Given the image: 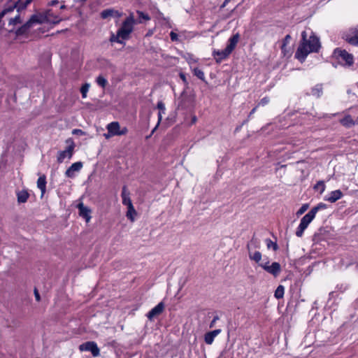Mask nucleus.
<instances>
[{"instance_id": "28", "label": "nucleus", "mask_w": 358, "mask_h": 358, "mask_svg": "<svg viewBox=\"0 0 358 358\" xmlns=\"http://www.w3.org/2000/svg\"><path fill=\"white\" fill-rule=\"evenodd\" d=\"M136 215V211L133 205L127 207V217L131 222L134 220V216Z\"/></svg>"}, {"instance_id": "41", "label": "nucleus", "mask_w": 358, "mask_h": 358, "mask_svg": "<svg viewBox=\"0 0 358 358\" xmlns=\"http://www.w3.org/2000/svg\"><path fill=\"white\" fill-rule=\"evenodd\" d=\"M290 40H291L290 35H289V34L286 35L283 39L281 48L283 49L287 44H289V43L290 42Z\"/></svg>"}, {"instance_id": "3", "label": "nucleus", "mask_w": 358, "mask_h": 358, "mask_svg": "<svg viewBox=\"0 0 358 358\" xmlns=\"http://www.w3.org/2000/svg\"><path fill=\"white\" fill-rule=\"evenodd\" d=\"M34 15L37 17L36 19L38 24L43 23L57 24L62 20V17L55 12L53 9H48L42 13Z\"/></svg>"}, {"instance_id": "13", "label": "nucleus", "mask_w": 358, "mask_h": 358, "mask_svg": "<svg viewBox=\"0 0 358 358\" xmlns=\"http://www.w3.org/2000/svg\"><path fill=\"white\" fill-rule=\"evenodd\" d=\"M231 54L229 51L225 48L224 50H214L213 52V56L217 63L221 62L222 60L228 57Z\"/></svg>"}, {"instance_id": "58", "label": "nucleus", "mask_w": 358, "mask_h": 358, "mask_svg": "<svg viewBox=\"0 0 358 358\" xmlns=\"http://www.w3.org/2000/svg\"><path fill=\"white\" fill-rule=\"evenodd\" d=\"M192 122H193V123H195V122H196V116H194V117H192Z\"/></svg>"}, {"instance_id": "27", "label": "nucleus", "mask_w": 358, "mask_h": 358, "mask_svg": "<svg viewBox=\"0 0 358 358\" xmlns=\"http://www.w3.org/2000/svg\"><path fill=\"white\" fill-rule=\"evenodd\" d=\"M327 208V205L324 203H319L317 206L313 207L309 212L315 217L316 213L321 210H324Z\"/></svg>"}, {"instance_id": "10", "label": "nucleus", "mask_w": 358, "mask_h": 358, "mask_svg": "<svg viewBox=\"0 0 358 358\" xmlns=\"http://www.w3.org/2000/svg\"><path fill=\"white\" fill-rule=\"evenodd\" d=\"M83 167L81 162H77L71 164L65 172V176L67 178H73L76 176V173L79 172Z\"/></svg>"}, {"instance_id": "35", "label": "nucleus", "mask_w": 358, "mask_h": 358, "mask_svg": "<svg viewBox=\"0 0 358 358\" xmlns=\"http://www.w3.org/2000/svg\"><path fill=\"white\" fill-rule=\"evenodd\" d=\"M348 288V285L346 283H341L338 284L336 287V292H338L341 293L344 292Z\"/></svg>"}, {"instance_id": "33", "label": "nucleus", "mask_w": 358, "mask_h": 358, "mask_svg": "<svg viewBox=\"0 0 358 358\" xmlns=\"http://www.w3.org/2000/svg\"><path fill=\"white\" fill-rule=\"evenodd\" d=\"M90 87V83H87L83 84L81 86L80 92H81L83 99H85L87 97V94L89 91Z\"/></svg>"}, {"instance_id": "6", "label": "nucleus", "mask_w": 358, "mask_h": 358, "mask_svg": "<svg viewBox=\"0 0 358 358\" xmlns=\"http://www.w3.org/2000/svg\"><path fill=\"white\" fill-rule=\"evenodd\" d=\"M314 218V215H313L310 212H308L301 218L300 224L296 231V236L301 237L303 236L305 229L308 227L309 224L313 221Z\"/></svg>"}, {"instance_id": "24", "label": "nucleus", "mask_w": 358, "mask_h": 358, "mask_svg": "<svg viewBox=\"0 0 358 358\" xmlns=\"http://www.w3.org/2000/svg\"><path fill=\"white\" fill-rule=\"evenodd\" d=\"M345 41L352 45L358 46V29L355 31L353 35H346Z\"/></svg>"}, {"instance_id": "2", "label": "nucleus", "mask_w": 358, "mask_h": 358, "mask_svg": "<svg viewBox=\"0 0 358 358\" xmlns=\"http://www.w3.org/2000/svg\"><path fill=\"white\" fill-rule=\"evenodd\" d=\"M32 1L25 0L24 2H20L21 0H7L3 4V10L0 12V23L6 15L13 12L15 8H17V11L19 13L20 10L25 9Z\"/></svg>"}, {"instance_id": "16", "label": "nucleus", "mask_w": 358, "mask_h": 358, "mask_svg": "<svg viewBox=\"0 0 358 358\" xmlns=\"http://www.w3.org/2000/svg\"><path fill=\"white\" fill-rule=\"evenodd\" d=\"M100 15L102 19H109L111 17H119L120 13L113 8H108L102 10Z\"/></svg>"}, {"instance_id": "45", "label": "nucleus", "mask_w": 358, "mask_h": 358, "mask_svg": "<svg viewBox=\"0 0 358 358\" xmlns=\"http://www.w3.org/2000/svg\"><path fill=\"white\" fill-rule=\"evenodd\" d=\"M157 108L159 109V111H161L162 113H165L166 108H165V106L162 101H159L157 103Z\"/></svg>"}, {"instance_id": "40", "label": "nucleus", "mask_w": 358, "mask_h": 358, "mask_svg": "<svg viewBox=\"0 0 358 358\" xmlns=\"http://www.w3.org/2000/svg\"><path fill=\"white\" fill-rule=\"evenodd\" d=\"M186 59L188 64L190 65L197 62V59L194 58L192 55H188L187 57H186Z\"/></svg>"}, {"instance_id": "7", "label": "nucleus", "mask_w": 358, "mask_h": 358, "mask_svg": "<svg viewBox=\"0 0 358 358\" xmlns=\"http://www.w3.org/2000/svg\"><path fill=\"white\" fill-rule=\"evenodd\" d=\"M79 350L81 352H90L94 357L100 355V350L94 341H87L80 345Z\"/></svg>"}, {"instance_id": "49", "label": "nucleus", "mask_w": 358, "mask_h": 358, "mask_svg": "<svg viewBox=\"0 0 358 358\" xmlns=\"http://www.w3.org/2000/svg\"><path fill=\"white\" fill-rule=\"evenodd\" d=\"M119 131V136L125 135L128 132V129L127 127L120 128Z\"/></svg>"}, {"instance_id": "61", "label": "nucleus", "mask_w": 358, "mask_h": 358, "mask_svg": "<svg viewBox=\"0 0 358 358\" xmlns=\"http://www.w3.org/2000/svg\"><path fill=\"white\" fill-rule=\"evenodd\" d=\"M164 20L165 21H166V22H167V23H169V18L164 17Z\"/></svg>"}, {"instance_id": "31", "label": "nucleus", "mask_w": 358, "mask_h": 358, "mask_svg": "<svg viewBox=\"0 0 358 358\" xmlns=\"http://www.w3.org/2000/svg\"><path fill=\"white\" fill-rule=\"evenodd\" d=\"M96 82L97 85L101 87L102 88H105L108 85V80L101 75L96 78Z\"/></svg>"}, {"instance_id": "22", "label": "nucleus", "mask_w": 358, "mask_h": 358, "mask_svg": "<svg viewBox=\"0 0 358 358\" xmlns=\"http://www.w3.org/2000/svg\"><path fill=\"white\" fill-rule=\"evenodd\" d=\"M46 177L45 175L41 176L37 180V187L41 192V196H43L46 190Z\"/></svg>"}, {"instance_id": "1", "label": "nucleus", "mask_w": 358, "mask_h": 358, "mask_svg": "<svg viewBox=\"0 0 358 358\" xmlns=\"http://www.w3.org/2000/svg\"><path fill=\"white\" fill-rule=\"evenodd\" d=\"M307 31H303L301 43L295 52V57L301 62L305 61L309 53L317 52L320 48L319 38L312 31L308 39H307Z\"/></svg>"}, {"instance_id": "51", "label": "nucleus", "mask_w": 358, "mask_h": 358, "mask_svg": "<svg viewBox=\"0 0 358 358\" xmlns=\"http://www.w3.org/2000/svg\"><path fill=\"white\" fill-rule=\"evenodd\" d=\"M258 107H259V106L257 105L255 107H254V108L251 110V111L250 112V114H249V115H248V118H250V117L252 116V115H253V114L256 112V110H257V108H258Z\"/></svg>"}, {"instance_id": "47", "label": "nucleus", "mask_w": 358, "mask_h": 358, "mask_svg": "<svg viewBox=\"0 0 358 358\" xmlns=\"http://www.w3.org/2000/svg\"><path fill=\"white\" fill-rule=\"evenodd\" d=\"M259 266H261L264 271H265V268L266 266H269V261L266 260L264 262V260L262 262H259Z\"/></svg>"}, {"instance_id": "26", "label": "nucleus", "mask_w": 358, "mask_h": 358, "mask_svg": "<svg viewBox=\"0 0 358 358\" xmlns=\"http://www.w3.org/2000/svg\"><path fill=\"white\" fill-rule=\"evenodd\" d=\"M29 196L27 190H21L17 192V201L20 203H25Z\"/></svg>"}, {"instance_id": "55", "label": "nucleus", "mask_w": 358, "mask_h": 358, "mask_svg": "<svg viewBox=\"0 0 358 358\" xmlns=\"http://www.w3.org/2000/svg\"><path fill=\"white\" fill-rule=\"evenodd\" d=\"M231 0H224V2L222 3V4L220 6V8H224L228 3Z\"/></svg>"}, {"instance_id": "63", "label": "nucleus", "mask_w": 358, "mask_h": 358, "mask_svg": "<svg viewBox=\"0 0 358 358\" xmlns=\"http://www.w3.org/2000/svg\"><path fill=\"white\" fill-rule=\"evenodd\" d=\"M336 113L331 115V116H335Z\"/></svg>"}, {"instance_id": "52", "label": "nucleus", "mask_w": 358, "mask_h": 358, "mask_svg": "<svg viewBox=\"0 0 358 358\" xmlns=\"http://www.w3.org/2000/svg\"><path fill=\"white\" fill-rule=\"evenodd\" d=\"M180 78L182 79V80L185 83L187 84V80H186V77H185V75L182 73H180Z\"/></svg>"}, {"instance_id": "18", "label": "nucleus", "mask_w": 358, "mask_h": 358, "mask_svg": "<svg viewBox=\"0 0 358 358\" xmlns=\"http://www.w3.org/2000/svg\"><path fill=\"white\" fill-rule=\"evenodd\" d=\"M220 332H221V329H215L213 331L206 333L204 335L205 343L208 345H211L213 343L215 338L217 335H219L220 334Z\"/></svg>"}, {"instance_id": "57", "label": "nucleus", "mask_w": 358, "mask_h": 358, "mask_svg": "<svg viewBox=\"0 0 358 358\" xmlns=\"http://www.w3.org/2000/svg\"><path fill=\"white\" fill-rule=\"evenodd\" d=\"M73 134H83V131L81 129H74L73 131Z\"/></svg>"}, {"instance_id": "23", "label": "nucleus", "mask_w": 358, "mask_h": 358, "mask_svg": "<svg viewBox=\"0 0 358 358\" xmlns=\"http://www.w3.org/2000/svg\"><path fill=\"white\" fill-rule=\"evenodd\" d=\"M340 123L346 128H351L355 124V122L350 115H347L343 118H342L340 120Z\"/></svg>"}, {"instance_id": "62", "label": "nucleus", "mask_w": 358, "mask_h": 358, "mask_svg": "<svg viewBox=\"0 0 358 358\" xmlns=\"http://www.w3.org/2000/svg\"><path fill=\"white\" fill-rule=\"evenodd\" d=\"M66 8L65 5H62V6H60V9H64V8Z\"/></svg>"}, {"instance_id": "39", "label": "nucleus", "mask_w": 358, "mask_h": 358, "mask_svg": "<svg viewBox=\"0 0 358 358\" xmlns=\"http://www.w3.org/2000/svg\"><path fill=\"white\" fill-rule=\"evenodd\" d=\"M270 101V99L268 96H265L264 98H262L260 101L258 103L257 106H264L266 105H267Z\"/></svg>"}, {"instance_id": "15", "label": "nucleus", "mask_w": 358, "mask_h": 358, "mask_svg": "<svg viewBox=\"0 0 358 358\" xmlns=\"http://www.w3.org/2000/svg\"><path fill=\"white\" fill-rule=\"evenodd\" d=\"M265 271L273 275L274 277H277L281 271V266L278 262H273L269 266L265 268Z\"/></svg>"}, {"instance_id": "53", "label": "nucleus", "mask_w": 358, "mask_h": 358, "mask_svg": "<svg viewBox=\"0 0 358 358\" xmlns=\"http://www.w3.org/2000/svg\"><path fill=\"white\" fill-rule=\"evenodd\" d=\"M162 114H164V113H162L161 111H159V113H158V122H157V125H159V124L160 123V122L162 120Z\"/></svg>"}, {"instance_id": "32", "label": "nucleus", "mask_w": 358, "mask_h": 358, "mask_svg": "<svg viewBox=\"0 0 358 358\" xmlns=\"http://www.w3.org/2000/svg\"><path fill=\"white\" fill-rule=\"evenodd\" d=\"M193 73L195 76H196L198 78H199L201 80H204L205 76L203 71L199 69V68H193L192 69Z\"/></svg>"}, {"instance_id": "17", "label": "nucleus", "mask_w": 358, "mask_h": 358, "mask_svg": "<svg viewBox=\"0 0 358 358\" xmlns=\"http://www.w3.org/2000/svg\"><path fill=\"white\" fill-rule=\"evenodd\" d=\"M252 244H253V240H252L248 245L247 248L248 250V256L250 259L255 261L257 263H259L262 260V254L259 251H255V252H252L250 250V248Z\"/></svg>"}, {"instance_id": "46", "label": "nucleus", "mask_w": 358, "mask_h": 358, "mask_svg": "<svg viewBox=\"0 0 358 358\" xmlns=\"http://www.w3.org/2000/svg\"><path fill=\"white\" fill-rule=\"evenodd\" d=\"M170 38L172 41H178V35L174 31H171Z\"/></svg>"}, {"instance_id": "48", "label": "nucleus", "mask_w": 358, "mask_h": 358, "mask_svg": "<svg viewBox=\"0 0 358 358\" xmlns=\"http://www.w3.org/2000/svg\"><path fill=\"white\" fill-rule=\"evenodd\" d=\"M219 319H220V318H219V316H218V315H215V316L213 317V320H212V321L210 322V325H209L210 328H213V327H214V326H215V324L216 322H217V320H219Z\"/></svg>"}, {"instance_id": "43", "label": "nucleus", "mask_w": 358, "mask_h": 358, "mask_svg": "<svg viewBox=\"0 0 358 358\" xmlns=\"http://www.w3.org/2000/svg\"><path fill=\"white\" fill-rule=\"evenodd\" d=\"M315 189L320 188L321 189V192H324V188H325V185H324V182L322 181V180L318 181L317 182V184L315 185Z\"/></svg>"}, {"instance_id": "34", "label": "nucleus", "mask_w": 358, "mask_h": 358, "mask_svg": "<svg viewBox=\"0 0 358 358\" xmlns=\"http://www.w3.org/2000/svg\"><path fill=\"white\" fill-rule=\"evenodd\" d=\"M21 23L20 15L18 13L14 17H11L9 20V25H16Z\"/></svg>"}, {"instance_id": "30", "label": "nucleus", "mask_w": 358, "mask_h": 358, "mask_svg": "<svg viewBox=\"0 0 358 358\" xmlns=\"http://www.w3.org/2000/svg\"><path fill=\"white\" fill-rule=\"evenodd\" d=\"M284 293H285L284 286L278 285L275 291L274 296L278 299H282L284 296Z\"/></svg>"}, {"instance_id": "4", "label": "nucleus", "mask_w": 358, "mask_h": 358, "mask_svg": "<svg viewBox=\"0 0 358 358\" xmlns=\"http://www.w3.org/2000/svg\"><path fill=\"white\" fill-rule=\"evenodd\" d=\"M136 20L132 15L128 16L122 22L121 27L118 29V35L121 36V39L125 40L129 38V34L132 32L134 25Z\"/></svg>"}, {"instance_id": "36", "label": "nucleus", "mask_w": 358, "mask_h": 358, "mask_svg": "<svg viewBox=\"0 0 358 358\" xmlns=\"http://www.w3.org/2000/svg\"><path fill=\"white\" fill-rule=\"evenodd\" d=\"M266 246L268 249L272 248L274 251H276L278 249L277 243L275 242H273L271 240L266 239Z\"/></svg>"}, {"instance_id": "5", "label": "nucleus", "mask_w": 358, "mask_h": 358, "mask_svg": "<svg viewBox=\"0 0 358 358\" xmlns=\"http://www.w3.org/2000/svg\"><path fill=\"white\" fill-rule=\"evenodd\" d=\"M334 55L340 61L345 62V65L350 66L354 63L353 55L348 52L345 50L336 48L334 50Z\"/></svg>"}, {"instance_id": "9", "label": "nucleus", "mask_w": 358, "mask_h": 358, "mask_svg": "<svg viewBox=\"0 0 358 358\" xmlns=\"http://www.w3.org/2000/svg\"><path fill=\"white\" fill-rule=\"evenodd\" d=\"M36 16L32 15L26 23H24L23 25H22L16 30V35L20 36L27 34L32 27H34L36 24H38L37 20L36 19Z\"/></svg>"}, {"instance_id": "42", "label": "nucleus", "mask_w": 358, "mask_h": 358, "mask_svg": "<svg viewBox=\"0 0 358 358\" xmlns=\"http://www.w3.org/2000/svg\"><path fill=\"white\" fill-rule=\"evenodd\" d=\"M122 204L126 206L127 207L130 206L131 205H133L130 197H125V198H122Z\"/></svg>"}, {"instance_id": "19", "label": "nucleus", "mask_w": 358, "mask_h": 358, "mask_svg": "<svg viewBox=\"0 0 358 358\" xmlns=\"http://www.w3.org/2000/svg\"><path fill=\"white\" fill-rule=\"evenodd\" d=\"M78 208L79 210V215H80V216H81L83 218H85L87 222H89V220L91 218V216H90L91 210H90V209L88 207L85 206L83 203H79L78 205Z\"/></svg>"}, {"instance_id": "56", "label": "nucleus", "mask_w": 358, "mask_h": 358, "mask_svg": "<svg viewBox=\"0 0 358 358\" xmlns=\"http://www.w3.org/2000/svg\"><path fill=\"white\" fill-rule=\"evenodd\" d=\"M104 136L106 138H109L112 136H114L113 134H112V133H110L109 131H108V133L107 134H104Z\"/></svg>"}, {"instance_id": "59", "label": "nucleus", "mask_w": 358, "mask_h": 358, "mask_svg": "<svg viewBox=\"0 0 358 358\" xmlns=\"http://www.w3.org/2000/svg\"><path fill=\"white\" fill-rule=\"evenodd\" d=\"M334 293H335V292H330V293H329V297L331 298V297L334 296Z\"/></svg>"}, {"instance_id": "44", "label": "nucleus", "mask_w": 358, "mask_h": 358, "mask_svg": "<svg viewBox=\"0 0 358 358\" xmlns=\"http://www.w3.org/2000/svg\"><path fill=\"white\" fill-rule=\"evenodd\" d=\"M121 196L122 198L130 197V193L127 191L126 186L122 187Z\"/></svg>"}, {"instance_id": "12", "label": "nucleus", "mask_w": 358, "mask_h": 358, "mask_svg": "<svg viewBox=\"0 0 358 358\" xmlns=\"http://www.w3.org/2000/svg\"><path fill=\"white\" fill-rule=\"evenodd\" d=\"M164 308V304L163 302L159 303L156 306L152 308L148 313L147 317L150 320H152L155 317L160 315Z\"/></svg>"}, {"instance_id": "20", "label": "nucleus", "mask_w": 358, "mask_h": 358, "mask_svg": "<svg viewBox=\"0 0 358 358\" xmlns=\"http://www.w3.org/2000/svg\"><path fill=\"white\" fill-rule=\"evenodd\" d=\"M239 38H240V36L239 34L237 33L234 35H233L228 41V44L226 47V48L227 49L228 51H229L231 53V52L234 50V48H236L238 42V40H239Z\"/></svg>"}, {"instance_id": "37", "label": "nucleus", "mask_w": 358, "mask_h": 358, "mask_svg": "<svg viewBox=\"0 0 358 358\" xmlns=\"http://www.w3.org/2000/svg\"><path fill=\"white\" fill-rule=\"evenodd\" d=\"M120 38H121V36L118 35V31H117L116 35H115L113 34L111 35L110 41L111 42H116L118 43H122V41L120 40Z\"/></svg>"}, {"instance_id": "29", "label": "nucleus", "mask_w": 358, "mask_h": 358, "mask_svg": "<svg viewBox=\"0 0 358 358\" xmlns=\"http://www.w3.org/2000/svg\"><path fill=\"white\" fill-rule=\"evenodd\" d=\"M136 13L138 16V19L137 21H136V23H142L143 21H147L150 19V16L148 14L144 13L142 11L138 10Z\"/></svg>"}, {"instance_id": "50", "label": "nucleus", "mask_w": 358, "mask_h": 358, "mask_svg": "<svg viewBox=\"0 0 358 358\" xmlns=\"http://www.w3.org/2000/svg\"><path fill=\"white\" fill-rule=\"evenodd\" d=\"M34 296L37 301H39L41 300L40 294L36 288L34 289Z\"/></svg>"}, {"instance_id": "21", "label": "nucleus", "mask_w": 358, "mask_h": 358, "mask_svg": "<svg viewBox=\"0 0 358 358\" xmlns=\"http://www.w3.org/2000/svg\"><path fill=\"white\" fill-rule=\"evenodd\" d=\"M120 128V126L118 122H112L109 123L106 127L107 130L112 133V134L114 136H119Z\"/></svg>"}, {"instance_id": "38", "label": "nucleus", "mask_w": 358, "mask_h": 358, "mask_svg": "<svg viewBox=\"0 0 358 358\" xmlns=\"http://www.w3.org/2000/svg\"><path fill=\"white\" fill-rule=\"evenodd\" d=\"M308 207H309V205L308 203L303 204L301 206V207L297 211L296 214L298 215H302L303 213H304L308 210Z\"/></svg>"}, {"instance_id": "8", "label": "nucleus", "mask_w": 358, "mask_h": 358, "mask_svg": "<svg viewBox=\"0 0 358 358\" xmlns=\"http://www.w3.org/2000/svg\"><path fill=\"white\" fill-rule=\"evenodd\" d=\"M36 16L32 15L26 23H24L23 25H22L16 30V35L20 36L27 34L32 27H34L36 24H38L37 20L36 19Z\"/></svg>"}, {"instance_id": "54", "label": "nucleus", "mask_w": 358, "mask_h": 358, "mask_svg": "<svg viewBox=\"0 0 358 358\" xmlns=\"http://www.w3.org/2000/svg\"><path fill=\"white\" fill-rule=\"evenodd\" d=\"M57 3H58L57 0H52L48 3V5L50 6H54L57 5Z\"/></svg>"}, {"instance_id": "14", "label": "nucleus", "mask_w": 358, "mask_h": 358, "mask_svg": "<svg viewBox=\"0 0 358 358\" xmlns=\"http://www.w3.org/2000/svg\"><path fill=\"white\" fill-rule=\"evenodd\" d=\"M343 196V192L340 189L331 191L329 194L325 196L324 200L330 203H335Z\"/></svg>"}, {"instance_id": "60", "label": "nucleus", "mask_w": 358, "mask_h": 358, "mask_svg": "<svg viewBox=\"0 0 358 358\" xmlns=\"http://www.w3.org/2000/svg\"><path fill=\"white\" fill-rule=\"evenodd\" d=\"M157 127H158V125L157 124L156 127L152 129V134H153L155 131V130L157 129Z\"/></svg>"}, {"instance_id": "11", "label": "nucleus", "mask_w": 358, "mask_h": 358, "mask_svg": "<svg viewBox=\"0 0 358 358\" xmlns=\"http://www.w3.org/2000/svg\"><path fill=\"white\" fill-rule=\"evenodd\" d=\"M73 149H74V144L72 143V144L69 145L66 148V150H64L63 151H60L58 153L57 162L59 163H62L64 160V159L66 157L69 159H71L73 155Z\"/></svg>"}, {"instance_id": "25", "label": "nucleus", "mask_w": 358, "mask_h": 358, "mask_svg": "<svg viewBox=\"0 0 358 358\" xmlns=\"http://www.w3.org/2000/svg\"><path fill=\"white\" fill-rule=\"evenodd\" d=\"M323 93V87L322 84H317L315 85L312 89L310 92V94L313 96H315L317 98H319L322 96Z\"/></svg>"}]
</instances>
